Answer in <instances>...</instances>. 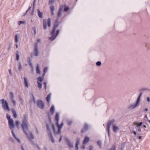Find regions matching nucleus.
I'll use <instances>...</instances> for the list:
<instances>
[{
  "label": "nucleus",
  "mask_w": 150,
  "mask_h": 150,
  "mask_svg": "<svg viewBox=\"0 0 150 150\" xmlns=\"http://www.w3.org/2000/svg\"><path fill=\"white\" fill-rule=\"evenodd\" d=\"M109 150H116L115 146H113Z\"/></svg>",
  "instance_id": "obj_40"
},
{
  "label": "nucleus",
  "mask_w": 150,
  "mask_h": 150,
  "mask_svg": "<svg viewBox=\"0 0 150 150\" xmlns=\"http://www.w3.org/2000/svg\"><path fill=\"white\" fill-rule=\"evenodd\" d=\"M6 117L8 119V120H9L10 119H11V116L10 115H9L8 114H7L6 115Z\"/></svg>",
  "instance_id": "obj_34"
},
{
  "label": "nucleus",
  "mask_w": 150,
  "mask_h": 150,
  "mask_svg": "<svg viewBox=\"0 0 150 150\" xmlns=\"http://www.w3.org/2000/svg\"><path fill=\"white\" fill-rule=\"evenodd\" d=\"M61 140H62V137H61L59 139V142H61Z\"/></svg>",
  "instance_id": "obj_50"
},
{
  "label": "nucleus",
  "mask_w": 150,
  "mask_h": 150,
  "mask_svg": "<svg viewBox=\"0 0 150 150\" xmlns=\"http://www.w3.org/2000/svg\"><path fill=\"white\" fill-rule=\"evenodd\" d=\"M84 147H85L84 146H83V149H84Z\"/></svg>",
  "instance_id": "obj_59"
},
{
  "label": "nucleus",
  "mask_w": 150,
  "mask_h": 150,
  "mask_svg": "<svg viewBox=\"0 0 150 150\" xmlns=\"http://www.w3.org/2000/svg\"><path fill=\"white\" fill-rule=\"evenodd\" d=\"M134 125H136V127H137V128H138V130L139 131V127L141 126V122L140 123H137V122H134Z\"/></svg>",
  "instance_id": "obj_19"
},
{
  "label": "nucleus",
  "mask_w": 150,
  "mask_h": 150,
  "mask_svg": "<svg viewBox=\"0 0 150 150\" xmlns=\"http://www.w3.org/2000/svg\"><path fill=\"white\" fill-rule=\"evenodd\" d=\"M138 138L139 139H141V136H139V137H138Z\"/></svg>",
  "instance_id": "obj_57"
},
{
  "label": "nucleus",
  "mask_w": 150,
  "mask_h": 150,
  "mask_svg": "<svg viewBox=\"0 0 150 150\" xmlns=\"http://www.w3.org/2000/svg\"><path fill=\"white\" fill-rule=\"evenodd\" d=\"M8 71H9V72L10 74H12V73H11V69H9Z\"/></svg>",
  "instance_id": "obj_49"
},
{
  "label": "nucleus",
  "mask_w": 150,
  "mask_h": 150,
  "mask_svg": "<svg viewBox=\"0 0 150 150\" xmlns=\"http://www.w3.org/2000/svg\"><path fill=\"white\" fill-rule=\"evenodd\" d=\"M21 149L23 150H24L22 146L21 147Z\"/></svg>",
  "instance_id": "obj_58"
},
{
  "label": "nucleus",
  "mask_w": 150,
  "mask_h": 150,
  "mask_svg": "<svg viewBox=\"0 0 150 150\" xmlns=\"http://www.w3.org/2000/svg\"><path fill=\"white\" fill-rule=\"evenodd\" d=\"M149 123H150V120H149Z\"/></svg>",
  "instance_id": "obj_62"
},
{
  "label": "nucleus",
  "mask_w": 150,
  "mask_h": 150,
  "mask_svg": "<svg viewBox=\"0 0 150 150\" xmlns=\"http://www.w3.org/2000/svg\"><path fill=\"white\" fill-rule=\"evenodd\" d=\"M43 22V28L44 29H45L47 28V27H50L51 25V19L49 18L48 19H44Z\"/></svg>",
  "instance_id": "obj_4"
},
{
  "label": "nucleus",
  "mask_w": 150,
  "mask_h": 150,
  "mask_svg": "<svg viewBox=\"0 0 150 150\" xmlns=\"http://www.w3.org/2000/svg\"><path fill=\"white\" fill-rule=\"evenodd\" d=\"M37 42L35 44V47L33 55L35 56H38L39 54V52L38 50V43L40 42V40L38 39L37 40Z\"/></svg>",
  "instance_id": "obj_6"
},
{
  "label": "nucleus",
  "mask_w": 150,
  "mask_h": 150,
  "mask_svg": "<svg viewBox=\"0 0 150 150\" xmlns=\"http://www.w3.org/2000/svg\"><path fill=\"white\" fill-rule=\"evenodd\" d=\"M49 136L50 139H51V141L52 143H54V139H53V137L52 136V135L51 133L49 134Z\"/></svg>",
  "instance_id": "obj_30"
},
{
  "label": "nucleus",
  "mask_w": 150,
  "mask_h": 150,
  "mask_svg": "<svg viewBox=\"0 0 150 150\" xmlns=\"http://www.w3.org/2000/svg\"><path fill=\"white\" fill-rule=\"evenodd\" d=\"M37 105L41 109L43 108L44 107L43 103L41 100H39L37 101Z\"/></svg>",
  "instance_id": "obj_11"
},
{
  "label": "nucleus",
  "mask_w": 150,
  "mask_h": 150,
  "mask_svg": "<svg viewBox=\"0 0 150 150\" xmlns=\"http://www.w3.org/2000/svg\"><path fill=\"white\" fill-rule=\"evenodd\" d=\"M141 97V94H140L139 95L138 98L137 99V100L136 102V103L135 105H131L129 106V108L131 109H133L135 108L139 104V102L140 98Z\"/></svg>",
  "instance_id": "obj_7"
},
{
  "label": "nucleus",
  "mask_w": 150,
  "mask_h": 150,
  "mask_svg": "<svg viewBox=\"0 0 150 150\" xmlns=\"http://www.w3.org/2000/svg\"><path fill=\"white\" fill-rule=\"evenodd\" d=\"M143 127L144 128H146V126L145 125H143Z\"/></svg>",
  "instance_id": "obj_56"
},
{
  "label": "nucleus",
  "mask_w": 150,
  "mask_h": 150,
  "mask_svg": "<svg viewBox=\"0 0 150 150\" xmlns=\"http://www.w3.org/2000/svg\"><path fill=\"white\" fill-rule=\"evenodd\" d=\"M37 79L38 80L37 82L38 83V87L39 88L41 89L42 88V84L39 81L41 82L42 80V78L41 77H39Z\"/></svg>",
  "instance_id": "obj_12"
},
{
  "label": "nucleus",
  "mask_w": 150,
  "mask_h": 150,
  "mask_svg": "<svg viewBox=\"0 0 150 150\" xmlns=\"http://www.w3.org/2000/svg\"><path fill=\"white\" fill-rule=\"evenodd\" d=\"M59 25V23L57 20L55 21L53 29L51 33V37L49 38V39L51 41L54 40L56 37L58 35L59 32V30H57L56 28Z\"/></svg>",
  "instance_id": "obj_3"
},
{
  "label": "nucleus",
  "mask_w": 150,
  "mask_h": 150,
  "mask_svg": "<svg viewBox=\"0 0 150 150\" xmlns=\"http://www.w3.org/2000/svg\"><path fill=\"white\" fill-rule=\"evenodd\" d=\"M89 138L88 137H86L85 138L84 140L83 141V144H84L86 143H87L88 142H89Z\"/></svg>",
  "instance_id": "obj_17"
},
{
  "label": "nucleus",
  "mask_w": 150,
  "mask_h": 150,
  "mask_svg": "<svg viewBox=\"0 0 150 150\" xmlns=\"http://www.w3.org/2000/svg\"><path fill=\"white\" fill-rule=\"evenodd\" d=\"M19 70H20L21 69V66L20 64L19 65Z\"/></svg>",
  "instance_id": "obj_48"
},
{
  "label": "nucleus",
  "mask_w": 150,
  "mask_h": 150,
  "mask_svg": "<svg viewBox=\"0 0 150 150\" xmlns=\"http://www.w3.org/2000/svg\"><path fill=\"white\" fill-rule=\"evenodd\" d=\"M50 9L51 12V14L53 15L54 14V7L53 5H52L50 7Z\"/></svg>",
  "instance_id": "obj_24"
},
{
  "label": "nucleus",
  "mask_w": 150,
  "mask_h": 150,
  "mask_svg": "<svg viewBox=\"0 0 150 150\" xmlns=\"http://www.w3.org/2000/svg\"><path fill=\"white\" fill-rule=\"evenodd\" d=\"M36 72L38 74H40V68L39 65H37V67H36Z\"/></svg>",
  "instance_id": "obj_25"
},
{
  "label": "nucleus",
  "mask_w": 150,
  "mask_h": 150,
  "mask_svg": "<svg viewBox=\"0 0 150 150\" xmlns=\"http://www.w3.org/2000/svg\"><path fill=\"white\" fill-rule=\"evenodd\" d=\"M12 112L13 114V116L15 118H16L17 117V115L16 113V111L14 109L12 110Z\"/></svg>",
  "instance_id": "obj_22"
},
{
  "label": "nucleus",
  "mask_w": 150,
  "mask_h": 150,
  "mask_svg": "<svg viewBox=\"0 0 150 150\" xmlns=\"http://www.w3.org/2000/svg\"><path fill=\"white\" fill-rule=\"evenodd\" d=\"M147 100L148 102L150 101V98L149 97H148L147 98Z\"/></svg>",
  "instance_id": "obj_46"
},
{
  "label": "nucleus",
  "mask_w": 150,
  "mask_h": 150,
  "mask_svg": "<svg viewBox=\"0 0 150 150\" xmlns=\"http://www.w3.org/2000/svg\"><path fill=\"white\" fill-rule=\"evenodd\" d=\"M27 118L25 115L24 116V118L23 120L21 126L24 132L28 136V139H33L34 137L31 133H30L29 135L27 134V132L28 131L29 124L27 120Z\"/></svg>",
  "instance_id": "obj_2"
},
{
  "label": "nucleus",
  "mask_w": 150,
  "mask_h": 150,
  "mask_svg": "<svg viewBox=\"0 0 150 150\" xmlns=\"http://www.w3.org/2000/svg\"><path fill=\"white\" fill-rule=\"evenodd\" d=\"M149 90L146 87H142L141 88V95H142V92H146Z\"/></svg>",
  "instance_id": "obj_16"
},
{
  "label": "nucleus",
  "mask_w": 150,
  "mask_h": 150,
  "mask_svg": "<svg viewBox=\"0 0 150 150\" xmlns=\"http://www.w3.org/2000/svg\"><path fill=\"white\" fill-rule=\"evenodd\" d=\"M37 11L38 12V16H39V17H40V18L42 17V14H43L41 12H40L39 9H37Z\"/></svg>",
  "instance_id": "obj_21"
},
{
  "label": "nucleus",
  "mask_w": 150,
  "mask_h": 150,
  "mask_svg": "<svg viewBox=\"0 0 150 150\" xmlns=\"http://www.w3.org/2000/svg\"><path fill=\"white\" fill-rule=\"evenodd\" d=\"M19 124V122L18 121L16 122V126H18Z\"/></svg>",
  "instance_id": "obj_41"
},
{
  "label": "nucleus",
  "mask_w": 150,
  "mask_h": 150,
  "mask_svg": "<svg viewBox=\"0 0 150 150\" xmlns=\"http://www.w3.org/2000/svg\"><path fill=\"white\" fill-rule=\"evenodd\" d=\"M16 48H18V45L17 44H16Z\"/></svg>",
  "instance_id": "obj_54"
},
{
  "label": "nucleus",
  "mask_w": 150,
  "mask_h": 150,
  "mask_svg": "<svg viewBox=\"0 0 150 150\" xmlns=\"http://www.w3.org/2000/svg\"><path fill=\"white\" fill-rule=\"evenodd\" d=\"M62 11L61 10V9L59 8V11H58L57 14V19H59V18L62 16Z\"/></svg>",
  "instance_id": "obj_14"
},
{
  "label": "nucleus",
  "mask_w": 150,
  "mask_h": 150,
  "mask_svg": "<svg viewBox=\"0 0 150 150\" xmlns=\"http://www.w3.org/2000/svg\"><path fill=\"white\" fill-rule=\"evenodd\" d=\"M16 58L17 60H19V52L18 51H17L16 54Z\"/></svg>",
  "instance_id": "obj_31"
},
{
  "label": "nucleus",
  "mask_w": 150,
  "mask_h": 150,
  "mask_svg": "<svg viewBox=\"0 0 150 150\" xmlns=\"http://www.w3.org/2000/svg\"><path fill=\"white\" fill-rule=\"evenodd\" d=\"M8 123L10 129H12L14 127V124L12 119L8 120Z\"/></svg>",
  "instance_id": "obj_10"
},
{
  "label": "nucleus",
  "mask_w": 150,
  "mask_h": 150,
  "mask_svg": "<svg viewBox=\"0 0 150 150\" xmlns=\"http://www.w3.org/2000/svg\"><path fill=\"white\" fill-rule=\"evenodd\" d=\"M142 122H141V126H142Z\"/></svg>",
  "instance_id": "obj_60"
},
{
  "label": "nucleus",
  "mask_w": 150,
  "mask_h": 150,
  "mask_svg": "<svg viewBox=\"0 0 150 150\" xmlns=\"http://www.w3.org/2000/svg\"><path fill=\"white\" fill-rule=\"evenodd\" d=\"M149 44L148 43H146V45H145V46L146 47H147L148 48H149L148 46H149Z\"/></svg>",
  "instance_id": "obj_47"
},
{
  "label": "nucleus",
  "mask_w": 150,
  "mask_h": 150,
  "mask_svg": "<svg viewBox=\"0 0 150 150\" xmlns=\"http://www.w3.org/2000/svg\"><path fill=\"white\" fill-rule=\"evenodd\" d=\"M46 99L48 103H49L50 99V95H48L46 98Z\"/></svg>",
  "instance_id": "obj_27"
},
{
  "label": "nucleus",
  "mask_w": 150,
  "mask_h": 150,
  "mask_svg": "<svg viewBox=\"0 0 150 150\" xmlns=\"http://www.w3.org/2000/svg\"><path fill=\"white\" fill-rule=\"evenodd\" d=\"M118 129V127L115 125H114L113 127V130L114 132H116Z\"/></svg>",
  "instance_id": "obj_23"
},
{
  "label": "nucleus",
  "mask_w": 150,
  "mask_h": 150,
  "mask_svg": "<svg viewBox=\"0 0 150 150\" xmlns=\"http://www.w3.org/2000/svg\"><path fill=\"white\" fill-rule=\"evenodd\" d=\"M25 22L24 21H18V24L20 25L22 23L23 24H25Z\"/></svg>",
  "instance_id": "obj_33"
},
{
  "label": "nucleus",
  "mask_w": 150,
  "mask_h": 150,
  "mask_svg": "<svg viewBox=\"0 0 150 150\" xmlns=\"http://www.w3.org/2000/svg\"><path fill=\"white\" fill-rule=\"evenodd\" d=\"M44 84L45 86V89L46 88V82H44Z\"/></svg>",
  "instance_id": "obj_43"
},
{
  "label": "nucleus",
  "mask_w": 150,
  "mask_h": 150,
  "mask_svg": "<svg viewBox=\"0 0 150 150\" xmlns=\"http://www.w3.org/2000/svg\"><path fill=\"white\" fill-rule=\"evenodd\" d=\"M24 83L25 85V86L26 87H28V81L27 79L25 78L24 77Z\"/></svg>",
  "instance_id": "obj_18"
},
{
  "label": "nucleus",
  "mask_w": 150,
  "mask_h": 150,
  "mask_svg": "<svg viewBox=\"0 0 150 150\" xmlns=\"http://www.w3.org/2000/svg\"><path fill=\"white\" fill-rule=\"evenodd\" d=\"M79 139H77L76 140V145H75V149L76 150H78L79 147L78 146V145L79 143Z\"/></svg>",
  "instance_id": "obj_20"
},
{
  "label": "nucleus",
  "mask_w": 150,
  "mask_h": 150,
  "mask_svg": "<svg viewBox=\"0 0 150 150\" xmlns=\"http://www.w3.org/2000/svg\"><path fill=\"white\" fill-rule=\"evenodd\" d=\"M59 115L58 113H57L55 115L54 120L56 122V125L58 128V130L57 131H55L54 125L51 122L49 124L47 125V129L48 130L50 131L51 129L56 133L57 134H60L61 128L63 125V123H61L60 125H59Z\"/></svg>",
  "instance_id": "obj_1"
},
{
  "label": "nucleus",
  "mask_w": 150,
  "mask_h": 150,
  "mask_svg": "<svg viewBox=\"0 0 150 150\" xmlns=\"http://www.w3.org/2000/svg\"><path fill=\"white\" fill-rule=\"evenodd\" d=\"M67 144H68V146L70 148H71L73 146L72 144H71V142H69L68 140H67Z\"/></svg>",
  "instance_id": "obj_29"
},
{
  "label": "nucleus",
  "mask_w": 150,
  "mask_h": 150,
  "mask_svg": "<svg viewBox=\"0 0 150 150\" xmlns=\"http://www.w3.org/2000/svg\"><path fill=\"white\" fill-rule=\"evenodd\" d=\"M133 133L135 135H136V132L135 131H133Z\"/></svg>",
  "instance_id": "obj_53"
},
{
  "label": "nucleus",
  "mask_w": 150,
  "mask_h": 150,
  "mask_svg": "<svg viewBox=\"0 0 150 150\" xmlns=\"http://www.w3.org/2000/svg\"><path fill=\"white\" fill-rule=\"evenodd\" d=\"M93 148L92 146H90L89 147V150H93Z\"/></svg>",
  "instance_id": "obj_45"
},
{
  "label": "nucleus",
  "mask_w": 150,
  "mask_h": 150,
  "mask_svg": "<svg viewBox=\"0 0 150 150\" xmlns=\"http://www.w3.org/2000/svg\"><path fill=\"white\" fill-rule=\"evenodd\" d=\"M88 126L86 124L85 125L81 131V132L82 133L84 132L85 131H86L88 129Z\"/></svg>",
  "instance_id": "obj_15"
},
{
  "label": "nucleus",
  "mask_w": 150,
  "mask_h": 150,
  "mask_svg": "<svg viewBox=\"0 0 150 150\" xmlns=\"http://www.w3.org/2000/svg\"><path fill=\"white\" fill-rule=\"evenodd\" d=\"M54 111V107L53 106H51L50 109V111L51 112V114H53Z\"/></svg>",
  "instance_id": "obj_26"
},
{
  "label": "nucleus",
  "mask_w": 150,
  "mask_h": 150,
  "mask_svg": "<svg viewBox=\"0 0 150 150\" xmlns=\"http://www.w3.org/2000/svg\"><path fill=\"white\" fill-rule=\"evenodd\" d=\"M67 123L68 125H70L72 124V122L70 121H69L67 122Z\"/></svg>",
  "instance_id": "obj_39"
},
{
  "label": "nucleus",
  "mask_w": 150,
  "mask_h": 150,
  "mask_svg": "<svg viewBox=\"0 0 150 150\" xmlns=\"http://www.w3.org/2000/svg\"><path fill=\"white\" fill-rule=\"evenodd\" d=\"M15 40L16 43L18 41V37L17 35H16L15 36Z\"/></svg>",
  "instance_id": "obj_32"
},
{
  "label": "nucleus",
  "mask_w": 150,
  "mask_h": 150,
  "mask_svg": "<svg viewBox=\"0 0 150 150\" xmlns=\"http://www.w3.org/2000/svg\"><path fill=\"white\" fill-rule=\"evenodd\" d=\"M47 70V68H45L44 69L43 72H44V75L45 74V73Z\"/></svg>",
  "instance_id": "obj_36"
},
{
  "label": "nucleus",
  "mask_w": 150,
  "mask_h": 150,
  "mask_svg": "<svg viewBox=\"0 0 150 150\" xmlns=\"http://www.w3.org/2000/svg\"><path fill=\"white\" fill-rule=\"evenodd\" d=\"M19 100H20V101H21V103H22V99H21V97L20 98Z\"/></svg>",
  "instance_id": "obj_52"
},
{
  "label": "nucleus",
  "mask_w": 150,
  "mask_h": 150,
  "mask_svg": "<svg viewBox=\"0 0 150 150\" xmlns=\"http://www.w3.org/2000/svg\"><path fill=\"white\" fill-rule=\"evenodd\" d=\"M33 99H34V101H35V99H34V97H33Z\"/></svg>",
  "instance_id": "obj_61"
},
{
  "label": "nucleus",
  "mask_w": 150,
  "mask_h": 150,
  "mask_svg": "<svg viewBox=\"0 0 150 150\" xmlns=\"http://www.w3.org/2000/svg\"><path fill=\"white\" fill-rule=\"evenodd\" d=\"M35 29H36V28H35V27H33V29L34 31V32L35 34L36 33V31L35 30Z\"/></svg>",
  "instance_id": "obj_42"
},
{
  "label": "nucleus",
  "mask_w": 150,
  "mask_h": 150,
  "mask_svg": "<svg viewBox=\"0 0 150 150\" xmlns=\"http://www.w3.org/2000/svg\"><path fill=\"white\" fill-rule=\"evenodd\" d=\"M12 133L13 135V137H14V138L15 139H16L18 141V142H20V140H19V139H18V138H17V137H16V136L15 135V134L13 130L12 131Z\"/></svg>",
  "instance_id": "obj_28"
},
{
  "label": "nucleus",
  "mask_w": 150,
  "mask_h": 150,
  "mask_svg": "<svg viewBox=\"0 0 150 150\" xmlns=\"http://www.w3.org/2000/svg\"><path fill=\"white\" fill-rule=\"evenodd\" d=\"M31 8V7L30 6H29L27 9V10L26 11V13H27L28 12V11Z\"/></svg>",
  "instance_id": "obj_44"
},
{
  "label": "nucleus",
  "mask_w": 150,
  "mask_h": 150,
  "mask_svg": "<svg viewBox=\"0 0 150 150\" xmlns=\"http://www.w3.org/2000/svg\"><path fill=\"white\" fill-rule=\"evenodd\" d=\"M96 64L97 66H100L101 64V62L100 61L97 62Z\"/></svg>",
  "instance_id": "obj_37"
},
{
  "label": "nucleus",
  "mask_w": 150,
  "mask_h": 150,
  "mask_svg": "<svg viewBox=\"0 0 150 150\" xmlns=\"http://www.w3.org/2000/svg\"><path fill=\"white\" fill-rule=\"evenodd\" d=\"M0 101L1 102L2 106L4 109L8 111H9L10 108L8 106V104L7 101L5 100L4 99H1Z\"/></svg>",
  "instance_id": "obj_5"
},
{
  "label": "nucleus",
  "mask_w": 150,
  "mask_h": 150,
  "mask_svg": "<svg viewBox=\"0 0 150 150\" xmlns=\"http://www.w3.org/2000/svg\"><path fill=\"white\" fill-rule=\"evenodd\" d=\"M114 121L113 120H112L110 121H109L107 124V127L106 128V130L108 131V134H109V130L110 129V127L111 125L114 123Z\"/></svg>",
  "instance_id": "obj_8"
},
{
  "label": "nucleus",
  "mask_w": 150,
  "mask_h": 150,
  "mask_svg": "<svg viewBox=\"0 0 150 150\" xmlns=\"http://www.w3.org/2000/svg\"><path fill=\"white\" fill-rule=\"evenodd\" d=\"M54 0H49V4H53Z\"/></svg>",
  "instance_id": "obj_35"
},
{
  "label": "nucleus",
  "mask_w": 150,
  "mask_h": 150,
  "mask_svg": "<svg viewBox=\"0 0 150 150\" xmlns=\"http://www.w3.org/2000/svg\"><path fill=\"white\" fill-rule=\"evenodd\" d=\"M97 143L98 144L99 146L100 147L101 146V142L100 141H98L97 142Z\"/></svg>",
  "instance_id": "obj_38"
},
{
  "label": "nucleus",
  "mask_w": 150,
  "mask_h": 150,
  "mask_svg": "<svg viewBox=\"0 0 150 150\" xmlns=\"http://www.w3.org/2000/svg\"><path fill=\"white\" fill-rule=\"evenodd\" d=\"M10 99L11 102L13 103L14 106H15L16 104V101L14 99V95L13 93L11 92L10 93Z\"/></svg>",
  "instance_id": "obj_9"
},
{
  "label": "nucleus",
  "mask_w": 150,
  "mask_h": 150,
  "mask_svg": "<svg viewBox=\"0 0 150 150\" xmlns=\"http://www.w3.org/2000/svg\"><path fill=\"white\" fill-rule=\"evenodd\" d=\"M60 8L61 9L62 11L63 9H64V11H67L69 10V7L64 5H61Z\"/></svg>",
  "instance_id": "obj_13"
},
{
  "label": "nucleus",
  "mask_w": 150,
  "mask_h": 150,
  "mask_svg": "<svg viewBox=\"0 0 150 150\" xmlns=\"http://www.w3.org/2000/svg\"><path fill=\"white\" fill-rule=\"evenodd\" d=\"M145 117L146 118V119L147 118V117L146 115H145Z\"/></svg>",
  "instance_id": "obj_55"
},
{
  "label": "nucleus",
  "mask_w": 150,
  "mask_h": 150,
  "mask_svg": "<svg viewBox=\"0 0 150 150\" xmlns=\"http://www.w3.org/2000/svg\"><path fill=\"white\" fill-rule=\"evenodd\" d=\"M148 108H145L144 110V111L146 112H147V111H148Z\"/></svg>",
  "instance_id": "obj_51"
}]
</instances>
